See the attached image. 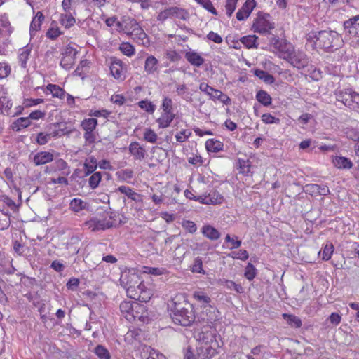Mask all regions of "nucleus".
I'll return each instance as SVG.
<instances>
[{
	"mask_svg": "<svg viewBox=\"0 0 359 359\" xmlns=\"http://www.w3.org/2000/svg\"><path fill=\"white\" fill-rule=\"evenodd\" d=\"M171 316L175 324L182 326L190 325L195 320V313L192 305L184 299L182 302L175 297L171 308Z\"/></svg>",
	"mask_w": 359,
	"mask_h": 359,
	"instance_id": "obj_1",
	"label": "nucleus"
},
{
	"mask_svg": "<svg viewBox=\"0 0 359 359\" xmlns=\"http://www.w3.org/2000/svg\"><path fill=\"white\" fill-rule=\"evenodd\" d=\"M312 34L316 39V46L327 50L337 49L343 43L341 36L335 31L323 30Z\"/></svg>",
	"mask_w": 359,
	"mask_h": 359,
	"instance_id": "obj_2",
	"label": "nucleus"
},
{
	"mask_svg": "<svg viewBox=\"0 0 359 359\" xmlns=\"http://www.w3.org/2000/svg\"><path fill=\"white\" fill-rule=\"evenodd\" d=\"M121 285L126 290L128 297L135 296V290L139 285L140 278L139 275L133 270L123 271L120 277Z\"/></svg>",
	"mask_w": 359,
	"mask_h": 359,
	"instance_id": "obj_3",
	"label": "nucleus"
},
{
	"mask_svg": "<svg viewBox=\"0 0 359 359\" xmlns=\"http://www.w3.org/2000/svg\"><path fill=\"white\" fill-rule=\"evenodd\" d=\"M270 15L259 12L254 19L252 29L254 32L261 34H269L271 31L275 28V24L270 20Z\"/></svg>",
	"mask_w": 359,
	"mask_h": 359,
	"instance_id": "obj_4",
	"label": "nucleus"
},
{
	"mask_svg": "<svg viewBox=\"0 0 359 359\" xmlns=\"http://www.w3.org/2000/svg\"><path fill=\"white\" fill-rule=\"evenodd\" d=\"M271 43L279 57L285 60L290 58L294 50L293 45L285 39L273 37Z\"/></svg>",
	"mask_w": 359,
	"mask_h": 359,
	"instance_id": "obj_5",
	"label": "nucleus"
},
{
	"mask_svg": "<svg viewBox=\"0 0 359 359\" xmlns=\"http://www.w3.org/2000/svg\"><path fill=\"white\" fill-rule=\"evenodd\" d=\"M85 226L92 231H99L112 227L113 222L111 218L93 217L86 222Z\"/></svg>",
	"mask_w": 359,
	"mask_h": 359,
	"instance_id": "obj_6",
	"label": "nucleus"
},
{
	"mask_svg": "<svg viewBox=\"0 0 359 359\" xmlns=\"http://www.w3.org/2000/svg\"><path fill=\"white\" fill-rule=\"evenodd\" d=\"M78 50L71 45H67L63 52L62 57L60 60V66L65 69H69L72 67L75 62V59Z\"/></svg>",
	"mask_w": 359,
	"mask_h": 359,
	"instance_id": "obj_7",
	"label": "nucleus"
},
{
	"mask_svg": "<svg viewBox=\"0 0 359 359\" xmlns=\"http://www.w3.org/2000/svg\"><path fill=\"white\" fill-rule=\"evenodd\" d=\"M345 37H359V15L344 22Z\"/></svg>",
	"mask_w": 359,
	"mask_h": 359,
	"instance_id": "obj_8",
	"label": "nucleus"
},
{
	"mask_svg": "<svg viewBox=\"0 0 359 359\" xmlns=\"http://www.w3.org/2000/svg\"><path fill=\"white\" fill-rule=\"evenodd\" d=\"M198 345L218 343L216 339V331L210 327H204L196 335Z\"/></svg>",
	"mask_w": 359,
	"mask_h": 359,
	"instance_id": "obj_9",
	"label": "nucleus"
},
{
	"mask_svg": "<svg viewBox=\"0 0 359 359\" xmlns=\"http://www.w3.org/2000/svg\"><path fill=\"white\" fill-rule=\"evenodd\" d=\"M286 61L299 69L306 67L309 62V58L304 52L295 49Z\"/></svg>",
	"mask_w": 359,
	"mask_h": 359,
	"instance_id": "obj_10",
	"label": "nucleus"
},
{
	"mask_svg": "<svg viewBox=\"0 0 359 359\" xmlns=\"http://www.w3.org/2000/svg\"><path fill=\"white\" fill-rule=\"evenodd\" d=\"M353 93H355V91L351 88L336 90L334 91L336 100L348 107H353Z\"/></svg>",
	"mask_w": 359,
	"mask_h": 359,
	"instance_id": "obj_11",
	"label": "nucleus"
},
{
	"mask_svg": "<svg viewBox=\"0 0 359 359\" xmlns=\"http://www.w3.org/2000/svg\"><path fill=\"white\" fill-rule=\"evenodd\" d=\"M218 343L198 345V355L202 358H211L217 354Z\"/></svg>",
	"mask_w": 359,
	"mask_h": 359,
	"instance_id": "obj_12",
	"label": "nucleus"
},
{
	"mask_svg": "<svg viewBox=\"0 0 359 359\" xmlns=\"http://www.w3.org/2000/svg\"><path fill=\"white\" fill-rule=\"evenodd\" d=\"M218 311L217 309L210 306V304L208 306H204L203 310L200 314V320L208 324L212 323L215 320L218 319Z\"/></svg>",
	"mask_w": 359,
	"mask_h": 359,
	"instance_id": "obj_13",
	"label": "nucleus"
},
{
	"mask_svg": "<svg viewBox=\"0 0 359 359\" xmlns=\"http://www.w3.org/2000/svg\"><path fill=\"white\" fill-rule=\"evenodd\" d=\"M151 297V292L147 290L144 284L140 283L135 290V296H129L130 299L139 300L142 302H148Z\"/></svg>",
	"mask_w": 359,
	"mask_h": 359,
	"instance_id": "obj_14",
	"label": "nucleus"
},
{
	"mask_svg": "<svg viewBox=\"0 0 359 359\" xmlns=\"http://www.w3.org/2000/svg\"><path fill=\"white\" fill-rule=\"evenodd\" d=\"M255 0H247L236 13V18L239 21L245 20L249 17L255 6Z\"/></svg>",
	"mask_w": 359,
	"mask_h": 359,
	"instance_id": "obj_15",
	"label": "nucleus"
},
{
	"mask_svg": "<svg viewBox=\"0 0 359 359\" xmlns=\"http://www.w3.org/2000/svg\"><path fill=\"white\" fill-rule=\"evenodd\" d=\"M135 301H123L120 304V310L123 314V316L126 318L128 321L134 320V305Z\"/></svg>",
	"mask_w": 359,
	"mask_h": 359,
	"instance_id": "obj_16",
	"label": "nucleus"
},
{
	"mask_svg": "<svg viewBox=\"0 0 359 359\" xmlns=\"http://www.w3.org/2000/svg\"><path fill=\"white\" fill-rule=\"evenodd\" d=\"M110 72L111 75L116 79L123 80L125 79L123 68V62L121 60L114 59L110 65Z\"/></svg>",
	"mask_w": 359,
	"mask_h": 359,
	"instance_id": "obj_17",
	"label": "nucleus"
},
{
	"mask_svg": "<svg viewBox=\"0 0 359 359\" xmlns=\"http://www.w3.org/2000/svg\"><path fill=\"white\" fill-rule=\"evenodd\" d=\"M133 316L134 320L137 319L142 323H146L149 320L148 311L145 306L139 302H135Z\"/></svg>",
	"mask_w": 359,
	"mask_h": 359,
	"instance_id": "obj_18",
	"label": "nucleus"
},
{
	"mask_svg": "<svg viewBox=\"0 0 359 359\" xmlns=\"http://www.w3.org/2000/svg\"><path fill=\"white\" fill-rule=\"evenodd\" d=\"M48 133L50 135V138H55L69 133V131L63 123H55L50 126Z\"/></svg>",
	"mask_w": 359,
	"mask_h": 359,
	"instance_id": "obj_19",
	"label": "nucleus"
},
{
	"mask_svg": "<svg viewBox=\"0 0 359 359\" xmlns=\"http://www.w3.org/2000/svg\"><path fill=\"white\" fill-rule=\"evenodd\" d=\"M184 57L191 65L197 67H200L205 61L198 53L191 50L185 52Z\"/></svg>",
	"mask_w": 359,
	"mask_h": 359,
	"instance_id": "obj_20",
	"label": "nucleus"
},
{
	"mask_svg": "<svg viewBox=\"0 0 359 359\" xmlns=\"http://www.w3.org/2000/svg\"><path fill=\"white\" fill-rule=\"evenodd\" d=\"M181 11H183V10L177 6L165 8L158 14L157 20L163 22L170 17L175 16L179 18L180 12Z\"/></svg>",
	"mask_w": 359,
	"mask_h": 359,
	"instance_id": "obj_21",
	"label": "nucleus"
},
{
	"mask_svg": "<svg viewBox=\"0 0 359 359\" xmlns=\"http://www.w3.org/2000/svg\"><path fill=\"white\" fill-rule=\"evenodd\" d=\"M142 359H167V358L158 351L146 346L141 355Z\"/></svg>",
	"mask_w": 359,
	"mask_h": 359,
	"instance_id": "obj_22",
	"label": "nucleus"
},
{
	"mask_svg": "<svg viewBox=\"0 0 359 359\" xmlns=\"http://www.w3.org/2000/svg\"><path fill=\"white\" fill-rule=\"evenodd\" d=\"M88 202L79 198H73L69 203V209L76 213L88 209Z\"/></svg>",
	"mask_w": 359,
	"mask_h": 359,
	"instance_id": "obj_23",
	"label": "nucleus"
},
{
	"mask_svg": "<svg viewBox=\"0 0 359 359\" xmlns=\"http://www.w3.org/2000/svg\"><path fill=\"white\" fill-rule=\"evenodd\" d=\"M158 60L153 55L147 57L144 62V70L148 74H154L158 70Z\"/></svg>",
	"mask_w": 359,
	"mask_h": 359,
	"instance_id": "obj_24",
	"label": "nucleus"
},
{
	"mask_svg": "<svg viewBox=\"0 0 359 359\" xmlns=\"http://www.w3.org/2000/svg\"><path fill=\"white\" fill-rule=\"evenodd\" d=\"M46 170H48L47 172L63 171V173L67 175L69 172L67 164L62 158H59L53 165L46 167Z\"/></svg>",
	"mask_w": 359,
	"mask_h": 359,
	"instance_id": "obj_25",
	"label": "nucleus"
},
{
	"mask_svg": "<svg viewBox=\"0 0 359 359\" xmlns=\"http://www.w3.org/2000/svg\"><path fill=\"white\" fill-rule=\"evenodd\" d=\"M175 117V113L162 112L161 116L156 120V122L158 123L159 128H165L170 126Z\"/></svg>",
	"mask_w": 359,
	"mask_h": 359,
	"instance_id": "obj_26",
	"label": "nucleus"
},
{
	"mask_svg": "<svg viewBox=\"0 0 359 359\" xmlns=\"http://www.w3.org/2000/svg\"><path fill=\"white\" fill-rule=\"evenodd\" d=\"M13 103L11 100L6 96L0 97V114L3 115L10 116L11 115V107Z\"/></svg>",
	"mask_w": 359,
	"mask_h": 359,
	"instance_id": "obj_27",
	"label": "nucleus"
},
{
	"mask_svg": "<svg viewBox=\"0 0 359 359\" xmlns=\"http://www.w3.org/2000/svg\"><path fill=\"white\" fill-rule=\"evenodd\" d=\"M31 50L32 48L29 45L23 47L19 50L18 60L20 65L22 68L27 67V63L29 59V56L30 55Z\"/></svg>",
	"mask_w": 359,
	"mask_h": 359,
	"instance_id": "obj_28",
	"label": "nucleus"
},
{
	"mask_svg": "<svg viewBox=\"0 0 359 359\" xmlns=\"http://www.w3.org/2000/svg\"><path fill=\"white\" fill-rule=\"evenodd\" d=\"M11 224V215L6 208L0 209V230L7 229Z\"/></svg>",
	"mask_w": 359,
	"mask_h": 359,
	"instance_id": "obj_29",
	"label": "nucleus"
},
{
	"mask_svg": "<svg viewBox=\"0 0 359 359\" xmlns=\"http://www.w3.org/2000/svg\"><path fill=\"white\" fill-rule=\"evenodd\" d=\"M118 191L122 194H126L129 198L134 201L140 202L142 201V196L133 191V189L129 187L120 186L118 188Z\"/></svg>",
	"mask_w": 359,
	"mask_h": 359,
	"instance_id": "obj_30",
	"label": "nucleus"
},
{
	"mask_svg": "<svg viewBox=\"0 0 359 359\" xmlns=\"http://www.w3.org/2000/svg\"><path fill=\"white\" fill-rule=\"evenodd\" d=\"M81 2V0H63L62 7L65 13H76V8Z\"/></svg>",
	"mask_w": 359,
	"mask_h": 359,
	"instance_id": "obj_31",
	"label": "nucleus"
},
{
	"mask_svg": "<svg viewBox=\"0 0 359 359\" xmlns=\"http://www.w3.org/2000/svg\"><path fill=\"white\" fill-rule=\"evenodd\" d=\"M202 233L210 240H217L220 237L219 232L210 225H205L202 229Z\"/></svg>",
	"mask_w": 359,
	"mask_h": 359,
	"instance_id": "obj_32",
	"label": "nucleus"
},
{
	"mask_svg": "<svg viewBox=\"0 0 359 359\" xmlns=\"http://www.w3.org/2000/svg\"><path fill=\"white\" fill-rule=\"evenodd\" d=\"M97 167L95 158H86L83 165L84 176H88L95 172Z\"/></svg>",
	"mask_w": 359,
	"mask_h": 359,
	"instance_id": "obj_33",
	"label": "nucleus"
},
{
	"mask_svg": "<svg viewBox=\"0 0 359 359\" xmlns=\"http://www.w3.org/2000/svg\"><path fill=\"white\" fill-rule=\"evenodd\" d=\"M46 90L49 91L54 97L64 99L65 96L66 95V92L65 90L56 84L47 85Z\"/></svg>",
	"mask_w": 359,
	"mask_h": 359,
	"instance_id": "obj_34",
	"label": "nucleus"
},
{
	"mask_svg": "<svg viewBox=\"0 0 359 359\" xmlns=\"http://www.w3.org/2000/svg\"><path fill=\"white\" fill-rule=\"evenodd\" d=\"M76 13H62L60 17V22L65 28H69L73 26L76 20L74 17Z\"/></svg>",
	"mask_w": 359,
	"mask_h": 359,
	"instance_id": "obj_35",
	"label": "nucleus"
},
{
	"mask_svg": "<svg viewBox=\"0 0 359 359\" xmlns=\"http://www.w3.org/2000/svg\"><path fill=\"white\" fill-rule=\"evenodd\" d=\"M257 39L258 37L255 35H248L241 37L240 41L248 49L257 48L258 46Z\"/></svg>",
	"mask_w": 359,
	"mask_h": 359,
	"instance_id": "obj_36",
	"label": "nucleus"
},
{
	"mask_svg": "<svg viewBox=\"0 0 359 359\" xmlns=\"http://www.w3.org/2000/svg\"><path fill=\"white\" fill-rule=\"evenodd\" d=\"M31 123L30 119L28 117H21L15 121L12 125L11 128L15 131H20L22 128H27Z\"/></svg>",
	"mask_w": 359,
	"mask_h": 359,
	"instance_id": "obj_37",
	"label": "nucleus"
},
{
	"mask_svg": "<svg viewBox=\"0 0 359 359\" xmlns=\"http://www.w3.org/2000/svg\"><path fill=\"white\" fill-rule=\"evenodd\" d=\"M44 20V16L41 11H38L36 15L34 17L30 25V33L32 34L33 32L38 31L40 27L41 22Z\"/></svg>",
	"mask_w": 359,
	"mask_h": 359,
	"instance_id": "obj_38",
	"label": "nucleus"
},
{
	"mask_svg": "<svg viewBox=\"0 0 359 359\" xmlns=\"http://www.w3.org/2000/svg\"><path fill=\"white\" fill-rule=\"evenodd\" d=\"M257 100L265 107H268L271 104L272 99L270 95L265 90H260L257 93L256 95Z\"/></svg>",
	"mask_w": 359,
	"mask_h": 359,
	"instance_id": "obj_39",
	"label": "nucleus"
},
{
	"mask_svg": "<svg viewBox=\"0 0 359 359\" xmlns=\"http://www.w3.org/2000/svg\"><path fill=\"white\" fill-rule=\"evenodd\" d=\"M251 167L249 158H238L236 168L241 173L248 175L250 172Z\"/></svg>",
	"mask_w": 359,
	"mask_h": 359,
	"instance_id": "obj_40",
	"label": "nucleus"
},
{
	"mask_svg": "<svg viewBox=\"0 0 359 359\" xmlns=\"http://www.w3.org/2000/svg\"><path fill=\"white\" fill-rule=\"evenodd\" d=\"M205 147L208 151L218 152L223 148V143L219 140L209 139L205 142Z\"/></svg>",
	"mask_w": 359,
	"mask_h": 359,
	"instance_id": "obj_41",
	"label": "nucleus"
},
{
	"mask_svg": "<svg viewBox=\"0 0 359 359\" xmlns=\"http://www.w3.org/2000/svg\"><path fill=\"white\" fill-rule=\"evenodd\" d=\"M283 318L286 320L287 323L292 327L299 328L302 325L301 319L294 315L283 313Z\"/></svg>",
	"mask_w": 359,
	"mask_h": 359,
	"instance_id": "obj_42",
	"label": "nucleus"
},
{
	"mask_svg": "<svg viewBox=\"0 0 359 359\" xmlns=\"http://www.w3.org/2000/svg\"><path fill=\"white\" fill-rule=\"evenodd\" d=\"M255 75L267 84H272L275 81L273 75L262 69H255Z\"/></svg>",
	"mask_w": 359,
	"mask_h": 359,
	"instance_id": "obj_43",
	"label": "nucleus"
},
{
	"mask_svg": "<svg viewBox=\"0 0 359 359\" xmlns=\"http://www.w3.org/2000/svg\"><path fill=\"white\" fill-rule=\"evenodd\" d=\"M193 297L198 303L201 304L203 307L209 305L210 302V298L202 291H195L193 294Z\"/></svg>",
	"mask_w": 359,
	"mask_h": 359,
	"instance_id": "obj_44",
	"label": "nucleus"
},
{
	"mask_svg": "<svg viewBox=\"0 0 359 359\" xmlns=\"http://www.w3.org/2000/svg\"><path fill=\"white\" fill-rule=\"evenodd\" d=\"M332 163L339 169H350L353 166L349 158H332Z\"/></svg>",
	"mask_w": 359,
	"mask_h": 359,
	"instance_id": "obj_45",
	"label": "nucleus"
},
{
	"mask_svg": "<svg viewBox=\"0 0 359 359\" xmlns=\"http://www.w3.org/2000/svg\"><path fill=\"white\" fill-rule=\"evenodd\" d=\"M334 252V246L332 243H327L323 250L318 252L319 256L322 255V259L325 261L329 260Z\"/></svg>",
	"mask_w": 359,
	"mask_h": 359,
	"instance_id": "obj_46",
	"label": "nucleus"
},
{
	"mask_svg": "<svg viewBox=\"0 0 359 359\" xmlns=\"http://www.w3.org/2000/svg\"><path fill=\"white\" fill-rule=\"evenodd\" d=\"M224 201V197L217 191H213L208 195V205H217L221 204Z\"/></svg>",
	"mask_w": 359,
	"mask_h": 359,
	"instance_id": "obj_47",
	"label": "nucleus"
},
{
	"mask_svg": "<svg viewBox=\"0 0 359 359\" xmlns=\"http://www.w3.org/2000/svg\"><path fill=\"white\" fill-rule=\"evenodd\" d=\"M97 125V121L94 118H86L81 122V127L85 131H93Z\"/></svg>",
	"mask_w": 359,
	"mask_h": 359,
	"instance_id": "obj_48",
	"label": "nucleus"
},
{
	"mask_svg": "<svg viewBox=\"0 0 359 359\" xmlns=\"http://www.w3.org/2000/svg\"><path fill=\"white\" fill-rule=\"evenodd\" d=\"M102 179V172H95L91 175V176L88 179V184L89 187L92 189H96L101 181Z\"/></svg>",
	"mask_w": 359,
	"mask_h": 359,
	"instance_id": "obj_49",
	"label": "nucleus"
},
{
	"mask_svg": "<svg viewBox=\"0 0 359 359\" xmlns=\"http://www.w3.org/2000/svg\"><path fill=\"white\" fill-rule=\"evenodd\" d=\"M94 352L100 359H110L111 358L109 351L102 345L97 346Z\"/></svg>",
	"mask_w": 359,
	"mask_h": 359,
	"instance_id": "obj_50",
	"label": "nucleus"
},
{
	"mask_svg": "<svg viewBox=\"0 0 359 359\" xmlns=\"http://www.w3.org/2000/svg\"><path fill=\"white\" fill-rule=\"evenodd\" d=\"M129 150L130 154L135 157H144V150L137 142L130 144Z\"/></svg>",
	"mask_w": 359,
	"mask_h": 359,
	"instance_id": "obj_51",
	"label": "nucleus"
},
{
	"mask_svg": "<svg viewBox=\"0 0 359 359\" xmlns=\"http://www.w3.org/2000/svg\"><path fill=\"white\" fill-rule=\"evenodd\" d=\"M161 109L163 110V112L174 113L172 99L168 97H165L163 99Z\"/></svg>",
	"mask_w": 359,
	"mask_h": 359,
	"instance_id": "obj_52",
	"label": "nucleus"
},
{
	"mask_svg": "<svg viewBox=\"0 0 359 359\" xmlns=\"http://www.w3.org/2000/svg\"><path fill=\"white\" fill-rule=\"evenodd\" d=\"M139 107L145 111L153 114L156 109V107L149 100H142L138 102Z\"/></svg>",
	"mask_w": 359,
	"mask_h": 359,
	"instance_id": "obj_53",
	"label": "nucleus"
},
{
	"mask_svg": "<svg viewBox=\"0 0 359 359\" xmlns=\"http://www.w3.org/2000/svg\"><path fill=\"white\" fill-rule=\"evenodd\" d=\"M229 257L241 260H246L249 257L248 252L245 250H240L239 251L232 252L229 254Z\"/></svg>",
	"mask_w": 359,
	"mask_h": 359,
	"instance_id": "obj_54",
	"label": "nucleus"
},
{
	"mask_svg": "<svg viewBox=\"0 0 359 359\" xmlns=\"http://www.w3.org/2000/svg\"><path fill=\"white\" fill-rule=\"evenodd\" d=\"M191 271L198 273H205L203 269V261L201 257H198L194 259V264L191 266Z\"/></svg>",
	"mask_w": 359,
	"mask_h": 359,
	"instance_id": "obj_55",
	"label": "nucleus"
},
{
	"mask_svg": "<svg viewBox=\"0 0 359 359\" xmlns=\"http://www.w3.org/2000/svg\"><path fill=\"white\" fill-rule=\"evenodd\" d=\"M182 226L189 233H194L196 231L197 227L196 224L191 220L183 219L182 221Z\"/></svg>",
	"mask_w": 359,
	"mask_h": 359,
	"instance_id": "obj_56",
	"label": "nucleus"
},
{
	"mask_svg": "<svg viewBox=\"0 0 359 359\" xmlns=\"http://www.w3.org/2000/svg\"><path fill=\"white\" fill-rule=\"evenodd\" d=\"M199 4H201L204 8L210 12L212 14L217 15V12L214 8L210 0H195Z\"/></svg>",
	"mask_w": 359,
	"mask_h": 359,
	"instance_id": "obj_57",
	"label": "nucleus"
},
{
	"mask_svg": "<svg viewBox=\"0 0 359 359\" xmlns=\"http://www.w3.org/2000/svg\"><path fill=\"white\" fill-rule=\"evenodd\" d=\"M318 189L319 184H309L304 187V191L311 196H318Z\"/></svg>",
	"mask_w": 359,
	"mask_h": 359,
	"instance_id": "obj_58",
	"label": "nucleus"
},
{
	"mask_svg": "<svg viewBox=\"0 0 359 359\" xmlns=\"http://www.w3.org/2000/svg\"><path fill=\"white\" fill-rule=\"evenodd\" d=\"M11 66L6 62H0V80L6 79L11 74Z\"/></svg>",
	"mask_w": 359,
	"mask_h": 359,
	"instance_id": "obj_59",
	"label": "nucleus"
},
{
	"mask_svg": "<svg viewBox=\"0 0 359 359\" xmlns=\"http://www.w3.org/2000/svg\"><path fill=\"white\" fill-rule=\"evenodd\" d=\"M238 0H226L225 4L226 13L229 17H231L234 12Z\"/></svg>",
	"mask_w": 359,
	"mask_h": 359,
	"instance_id": "obj_60",
	"label": "nucleus"
},
{
	"mask_svg": "<svg viewBox=\"0 0 359 359\" xmlns=\"http://www.w3.org/2000/svg\"><path fill=\"white\" fill-rule=\"evenodd\" d=\"M144 140L151 143H155L157 140L156 133L151 129L147 128L144 133Z\"/></svg>",
	"mask_w": 359,
	"mask_h": 359,
	"instance_id": "obj_61",
	"label": "nucleus"
},
{
	"mask_svg": "<svg viewBox=\"0 0 359 359\" xmlns=\"http://www.w3.org/2000/svg\"><path fill=\"white\" fill-rule=\"evenodd\" d=\"M256 276V269L254 266L251 263H248L245 267V277L249 280H252Z\"/></svg>",
	"mask_w": 359,
	"mask_h": 359,
	"instance_id": "obj_62",
	"label": "nucleus"
},
{
	"mask_svg": "<svg viewBox=\"0 0 359 359\" xmlns=\"http://www.w3.org/2000/svg\"><path fill=\"white\" fill-rule=\"evenodd\" d=\"M225 241L231 244V246L229 247L230 249H236L241 245V241L238 240V237L236 236L231 237L227 234L225 237Z\"/></svg>",
	"mask_w": 359,
	"mask_h": 359,
	"instance_id": "obj_63",
	"label": "nucleus"
},
{
	"mask_svg": "<svg viewBox=\"0 0 359 359\" xmlns=\"http://www.w3.org/2000/svg\"><path fill=\"white\" fill-rule=\"evenodd\" d=\"M120 50L124 55L127 56H131L135 53L134 47L128 43L121 44L120 46Z\"/></svg>",
	"mask_w": 359,
	"mask_h": 359,
	"instance_id": "obj_64",
	"label": "nucleus"
}]
</instances>
